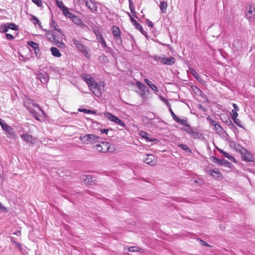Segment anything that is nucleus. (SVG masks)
<instances>
[{
  "mask_svg": "<svg viewBox=\"0 0 255 255\" xmlns=\"http://www.w3.org/2000/svg\"><path fill=\"white\" fill-rule=\"evenodd\" d=\"M149 58L153 59L157 62H160V63L166 65H172L176 61L175 58L174 57H166L164 55L161 54V55H148Z\"/></svg>",
  "mask_w": 255,
  "mask_h": 255,
  "instance_id": "nucleus-1",
  "label": "nucleus"
},
{
  "mask_svg": "<svg viewBox=\"0 0 255 255\" xmlns=\"http://www.w3.org/2000/svg\"><path fill=\"white\" fill-rule=\"evenodd\" d=\"M96 147L97 150L103 153H113L116 149L115 145L110 144L109 142L106 141H102L100 144H97Z\"/></svg>",
  "mask_w": 255,
  "mask_h": 255,
  "instance_id": "nucleus-2",
  "label": "nucleus"
},
{
  "mask_svg": "<svg viewBox=\"0 0 255 255\" xmlns=\"http://www.w3.org/2000/svg\"><path fill=\"white\" fill-rule=\"evenodd\" d=\"M100 137L93 134H86L83 136H80L79 139L81 142L85 144H93L98 141Z\"/></svg>",
  "mask_w": 255,
  "mask_h": 255,
  "instance_id": "nucleus-3",
  "label": "nucleus"
},
{
  "mask_svg": "<svg viewBox=\"0 0 255 255\" xmlns=\"http://www.w3.org/2000/svg\"><path fill=\"white\" fill-rule=\"evenodd\" d=\"M181 130L185 131L193 138L200 139L203 136L202 133L197 130V128L190 126L189 128H181Z\"/></svg>",
  "mask_w": 255,
  "mask_h": 255,
  "instance_id": "nucleus-4",
  "label": "nucleus"
},
{
  "mask_svg": "<svg viewBox=\"0 0 255 255\" xmlns=\"http://www.w3.org/2000/svg\"><path fill=\"white\" fill-rule=\"evenodd\" d=\"M238 146L242 148L239 152L242 156V160L247 162L254 161V157L252 153L240 144H238Z\"/></svg>",
  "mask_w": 255,
  "mask_h": 255,
  "instance_id": "nucleus-5",
  "label": "nucleus"
},
{
  "mask_svg": "<svg viewBox=\"0 0 255 255\" xmlns=\"http://www.w3.org/2000/svg\"><path fill=\"white\" fill-rule=\"evenodd\" d=\"M73 43L74 44L76 48L81 52L84 54L87 58L90 57V55L88 53V48L83 44L79 40L76 39H72Z\"/></svg>",
  "mask_w": 255,
  "mask_h": 255,
  "instance_id": "nucleus-6",
  "label": "nucleus"
},
{
  "mask_svg": "<svg viewBox=\"0 0 255 255\" xmlns=\"http://www.w3.org/2000/svg\"><path fill=\"white\" fill-rule=\"evenodd\" d=\"M210 159L213 162L219 165H223L228 167H231L233 166L232 163L224 158L219 159L215 156H211L210 157Z\"/></svg>",
  "mask_w": 255,
  "mask_h": 255,
  "instance_id": "nucleus-7",
  "label": "nucleus"
},
{
  "mask_svg": "<svg viewBox=\"0 0 255 255\" xmlns=\"http://www.w3.org/2000/svg\"><path fill=\"white\" fill-rule=\"evenodd\" d=\"M105 116L110 121L118 124L122 128H125L126 125L123 121L119 119L117 117L112 115L110 113L105 112Z\"/></svg>",
  "mask_w": 255,
  "mask_h": 255,
  "instance_id": "nucleus-8",
  "label": "nucleus"
},
{
  "mask_svg": "<svg viewBox=\"0 0 255 255\" xmlns=\"http://www.w3.org/2000/svg\"><path fill=\"white\" fill-rule=\"evenodd\" d=\"M36 78L38 79L43 84H47L49 80V77L47 73L41 72L39 71H37Z\"/></svg>",
  "mask_w": 255,
  "mask_h": 255,
  "instance_id": "nucleus-9",
  "label": "nucleus"
},
{
  "mask_svg": "<svg viewBox=\"0 0 255 255\" xmlns=\"http://www.w3.org/2000/svg\"><path fill=\"white\" fill-rule=\"evenodd\" d=\"M103 83H102V85L101 86L100 84H98L97 83L96 86L92 87V89H91V90L96 96L100 97L101 96L102 94L103 89L104 88Z\"/></svg>",
  "mask_w": 255,
  "mask_h": 255,
  "instance_id": "nucleus-10",
  "label": "nucleus"
},
{
  "mask_svg": "<svg viewBox=\"0 0 255 255\" xmlns=\"http://www.w3.org/2000/svg\"><path fill=\"white\" fill-rule=\"evenodd\" d=\"M131 22L133 25L135 27L136 29H138L140 32L145 36V37L148 38V35L147 32L144 30L143 27L141 24L138 23L134 18H131Z\"/></svg>",
  "mask_w": 255,
  "mask_h": 255,
  "instance_id": "nucleus-11",
  "label": "nucleus"
},
{
  "mask_svg": "<svg viewBox=\"0 0 255 255\" xmlns=\"http://www.w3.org/2000/svg\"><path fill=\"white\" fill-rule=\"evenodd\" d=\"M139 135L142 137L146 139V141H158V140L156 138L153 137L152 135L150 133H148L143 130H141L139 131Z\"/></svg>",
  "mask_w": 255,
  "mask_h": 255,
  "instance_id": "nucleus-12",
  "label": "nucleus"
},
{
  "mask_svg": "<svg viewBox=\"0 0 255 255\" xmlns=\"http://www.w3.org/2000/svg\"><path fill=\"white\" fill-rule=\"evenodd\" d=\"M86 5L93 12H95L97 10L96 2L92 0H84Z\"/></svg>",
  "mask_w": 255,
  "mask_h": 255,
  "instance_id": "nucleus-13",
  "label": "nucleus"
},
{
  "mask_svg": "<svg viewBox=\"0 0 255 255\" xmlns=\"http://www.w3.org/2000/svg\"><path fill=\"white\" fill-rule=\"evenodd\" d=\"M220 120H222L226 125L230 126L235 129L237 128L236 127L233 123L229 117L226 115H222L220 117Z\"/></svg>",
  "mask_w": 255,
  "mask_h": 255,
  "instance_id": "nucleus-14",
  "label": "nucleus"
},
{
  "mask_svg": "<svg viewBox=\"0 0 255 255\" xmlns=\"http://www.w3.org/2000/svg\"><path fill=\"white\" fill-rule=\"evenodd\" d=\"M155 156L153 155H147L146 157L143 159V161L151 166H154L156 164Z\"/></svg>",
  "mask_w": 255,
  "mask_h": 255,
  "instance_id": "nucleus-15",
  "label": "nucleus"
},
{
  "mask_svg": "<svg viewBox=\"0 0 255 255\" xmlns=\"http://www.w3.org/2000/svg\"><path fill=\"white\" fill-rule=\"evenodd\" d=\"M214 129L221 136L225 137V136H229L228 134L224 130L223 128L218 124H217L215 127Z\"/></svg>",
  "mask_w": 255,
  "mask_h": 255,
  "instance_id": "nucleus-16",
  "label": "nucleus"
},
{
  "mask_svg": "<svg viewBox=\"0 0 255 255\" xmlns=\"http://www.w3.org/2000/svg\"><path fill=\"white\" fill-rule=\"evenodd\" d=\"M2 129L9 135L8 136V137L11 138L15 136V133L13 131V128L8 125L4 126Z\"/></svg>",
  "mask_w": 255,
  "mask_h": 255,
  "instance_id": "nucleus-17",
  "label": "nucleus"
},
{
  "mask_svg": "<svg viewBox=\"0 0 255 255\" xmlns=\"http://www.w3.org/2000/svg\"><path fill=\"white\" fill-rule=\"evenodd\" d=\"M71 19L75 24L80 27H83L85 26V24L82 19L77 15L74 14Z\"/></svg>",
  "mask_w": 255,
  "mask_h": 255,
  "instance_id": "nucleus-18",
  "label": "nucleus"
},
{
  "mask_svg": "<svg viewBox=\"0 0 255 255\" xmlns=\"http://www.w3.org/2000/svg\"><path fill=\"white\" fill-rule=\"evenodd\" d=\"M21 138L27 143L33 144L35 142L33 136L31 135L26 134H22L20 135Z\"/></svg>",
  "mask_w": 255,
  "mask_h": 255,
  "instance_id": "nucleus-19",
  "label": "nucleus"
},
{
  "mask_svg": "<svg viewBox=\"0 0 255 255\" xmlns=\"http://www.w3.org/2000/svg\"><path fill=\"white\" fill-rule=\"evenodd\" d=\"M209 171L211 172L210 175L216 179H220L222 177V173L217 169H213Z\"/></svg>",
  "mask_w": 255,
  "mask_h": 255,
  "instance_id": "nucleus-20",
  "label": "nucleus"
},
{
  "mask_svg": "<svg viewBox=\"0 0 255 255\" xmlns=\"http://www.w3.org/2000/svg\"><path fill=\"white\" fill-rule=\"evenodd\" d=\"M46 36H47V38L51 41L55 42L57 39H58L57 36L55 34V33L53 32L52 31H47L46 33Z\"/></svg>",
  "mask_w": 255,
  "mask_h": 255,
  "instance_id": "nucleus-21",
  "label": "nucleus"
},
{
  "mask_svg": "<svg viewBox=\"0 0 255 255\" xmlns=\"http://www.w3.org/2000/svg\"><path fill=\"white\" fill-rule=\"evenodd\" d=\"M137 87L138 89V92L140 95L143 96L145 95V91L146 89V86L140 82H137Z\"/></svg>",
  "mask_w": 255,
  "mask_h": 255,
  "instance_id": "nucleus-22",
  "label": "nucleus"
},
{
  "mask_svg": "<svg viewBox=\"0 0 255 255\" xmlns=\"http://www.w3.org/2000/svg\"><path fill=\"white\" fill-rule=\"evenodd\" d=\"M112 34L114 37H118L121 36V32L118 26L115 25L113 26Z\"/></svg>",
  "mask_w": 255,
  "mask_h": 255,
  "instance_id": "nucleus-23",
  "label": "nucleus"
},
{
  "mask_svg": "<svg viewBox=\"0 0 255 255\" xmlns=\"http://www.w3.org/2000/svg\"><path fill=\"white\" fill-rule=\"evenodd\" d=\"M160 5L159 7L162 13H165L166 12V8L167 7V3L164 0H159Z\"/></svg>",
  "mask_w": 255,
  "mask_h": 255,
  "instance_id": "nucleus-24",
  "label": "nucleus"
},
{
  "mask_svg": "<svg viewBox=\"0 0 255 255\" xmlns=\"http://www.w3.org/2000/svg\"><path fill=\"white\" fill-rule=\"evenodd\" d=\"M247 9L248 13L247 14V16L248 17V18H251L252 15H255V8L253 5L250 4Z\"/></svg>",
  "mask_w": 255,
  "mask_h": 255,
  "instance_id": "nucleus-25",
  "label": "nucleus"
},
{
  "mask_svg": "<svg viewBox=\"0 0 255 255\" xmlns=\"http://www.w3.org/2000/svg\"><path fill=\"white\" fill-rule=\"evenodd\" d=\"M93 32L96 35L97 39L98 40V41L104 39L102 32L100 31V30L98 28L93 29Z\"/></svg>",
  "mask_w": 255,
  "mask_h": 255,
  "instance_id": "nucleus-26",
  "label": "nucleus"
},
{
  "mask_svg": "<svg viewBox=\"0 0 255 255\" xmlns=\"http://www.w3.org/2000/svg\"><path fill=\"white\" fill-rule=\"evenodd\" d=\"M51 53L53 56L56 57H60L61 56V54L59 50L55 47L51 48Z\"/></svg>",
  "mask_w": 255,
  "mask_h": 255,
  "instance_id": "nucleus-27",
  "label": "nucleus"
},
{
  "mask_svg": "<svg viewBox=\"0 0 255 255\" xmlns=\"http://www.w3.org/2000/svg\"><path fill=\"white\" fill-rule=\"evenodd\" d=\"M176 122L184 126L185 127L184 128H189L190 126V125L188 123L187 120L181 119L178 118Z\"/></svg>",
  "mask_w": 255,
  "mask_h": 255,
  "instance_id": "nucleus-28",
  "label": "nucleus"
},
{
  "mask_svg": "<svg viewBox=\"0 0 255 255\" xmlns=\"http://www.w3.org/2000/svg\"><path fill=\"white\" fill-rule=\"evenodd\" d=\"M50 25L52 27L54 28V30L58 31L60 33H62L61 29L58 28L57 23L52 19H51V22L50 23Z\"/></svg>",
  "mask_w": 255,
  "mask_h": 255,
  "instance_id": "nucleus-29",
  "label": "nucleus"
},
{
  "mask_svg": "<svg viewBox=\"0 0 255 255\" xmlns=\"http://www.w3.org/2000/svg\"><path fill=\"white\" fill-rule=\"evenodd\" d=\"M62 12L64 16L69 17L70 19H71L72 16L74 15V14L69 11L68 7L65 8V9L63 10Z\"/></svg>",
  "mask_w": 255,
  "mask_h": 255,
  "instance_id": "nucleus-30",
  "label": "nucleus"
},
{
  "mask_svg": "<svg viewBox=\"0 0 255 255\" xmlns=\"http://www.w3.org/2000/svg\"><path fill=\"white\" fill-rule=\"evenodd\" d=\"M189 70L194 77L198 81H200L201 77L199 74L193 68H190Z\"/></svg>",
  "mask_w": 255,
  "mask_h": 255,
  "instance_id": "nucleus-31",
  "label": "nucleus"
},
{
  "mask_svg": "<svg viewBox=\"0 0 255 255\" xmlns=\"http://www.w3.org/2000/svg\"><path fill=\"white\" fill-rule=\"evenodd\" d=\"M87 84L88 86L90 87L91 89H92V87L97 85V82H95V80L92 77H90V79L88 80V81H87Z\"/></svg>",
  "mask_w": 255,
  "mask_h": 255,
  "instance_id": "nucleus-32",
  "label": "nucleus"
},
{
  "mask_svg": "<svg viewBox=\"0 0 255 255\" xmlns=\"http://www.w3.org/2000/svg\"><path fill=\"white\" fill-rule=\"evenodd\" d=\"M78 111L81 112H84L85 113L93 114H96L97 113V111L96 110H91L86 109H79Z\"/></svg>",
  "mask_w": 255,
  "mask_h": 255,
  "instance_id": "nucleus-33",
  "label": "nucleus"
},
{
  "mask_svg": "<svg viewBox=\"0 0 255 255\" xmlns=\"http://www.w3.org/2000/svg\"><path fill=\"white\" fill-rule=\"evenodd\" d=\"M178 147H180L183 150L187 151L190 153H192V151L190 148L186 144H179L178 145Z\"/></svg>",
  "mask_w": 255,
  "mask_h": 255,
  "instance_id": "nucleus-34",
  "label": "nucleus"
},
{
  "mask_svg": "<svg viewBox=\"0 0 255 255\" xmlns=\"http://www.w3.org/2000/svg\"><path fill=\"white\" fill-rule=\"evenodd\" d=\"M192 88L194 92L197 95L200 96L203 94L202 91L200 89H199L197 86H193L192 87Z\"/></svg>",
  "mask_w": 255,
  "mask_h": 255,
  "instance_id": "nucleus-35",
  "label": "nucleus"
},
{
  "mask_svg": "<svg viewBox=\"0 0 255 255\" xmlns=\"http://www.w3.org/2000/svg\"><path fill=\"white\" fill-rule=\"evenodd\" d=\"M57 6L63 11L65 8H66L67 7L65 6L63 2L61 1H59L58 0H56Z\"/></svg>",
  "mask_w": 255,
  "mask_h": 255,
  "instance_id": "nucleus-36",
  "label": "nucleus"
},
{
  "mask_svg": "<svg viewBox=\"0 0 255 255\" xmlns=\"http://www.w3.org/2000/svg\"><path fill=\"white\" fill-rule=\"evenodd\" d=\"M104 49L106 53H110L113 57L115 56V53L111 47L107 46V47H104Z\"/></svg>",
  "mask_w": 255,
  "mask_h": 255,
  "instance_id": "nucleus-37",
  "label": "nucleus"
},
{
  "mask_svg": "<svg viewBox=\"0 0 255 255\" xmlns=\"http://www.w3.org/2000/svg\"><path fill=\"white\" fill-rule=\"evenodd\" d=\"M27 44L33 48L34 50H36V49L39 47V44L38 43L32 41H28Z\"/></svg>",
  "mask_w": 255,
  "mask_h": 255,
  "instance_id": "nucleus-38",
  "label": "nucleus"
},
{
  "mask_svg": "<svg viewBox=\"0 0 255 255\" xmlns=\"http://www.w3.org/2000/svg\"><path fill=\"white\" fill-rule=\"evenodd\" d=\"M31 20H33V22L34 24H36V23H37L38 24L39 27L41 28L42 26L41 25V22L40 21V20L38 19V18L37 17H36L35 16H34V15H32Z\"/></svg>",
  "mask_w": 255,
  "mask_h": 255,
  "instance_id": "nucleus-39",
  "label": "nucleus"
},
{
  "mask_svg": "<svg viewBox=\"0 0 255 255\" xmlns=\"http://www.w3.org/2000/svg\"><path fill=\"white\" fill-rule=\"evenodd\" d=\"M229 145H230V147L233 148L236 151L239 152L240 150H241V149L237 148V145H236V143L233 141H229Z\"/></svg>",
  "mask_w": 255,
  "mask_h": 255,
  "instance_id": "nucleus-40",
  "label": "nucleus"
},
{
  "mask_svg": "<svg viewBox=\"0 0 255 255\" xmlns=\"http://www.w3.org/2000/svg\"><path fill=\"white\" fill-rule=\"evenodd\" d=\"M8 30L7 25L6 24H2L0 25V31L1 32H6Z\"/></svg>",
  "mask_w": 255,
  "mask_h": 255,
  "instance_id": "nucleus-41",
  "label": "nucleus"
},
{
  "mask_svg": "<svg viewBox=\"0 0 255 255\" xmlns=\"http://www.w3.org/2000/svg\"><path fill=\"white\" fill-rule=\"evenodd\" d=\"M7 28L8 29H11L13 30H17L18 29V27L17 25L13 23H7Z\"/></svg>",
  "mask_w": 255,
  "mask_h": 255,
  "instance_id": "nucleus-42",
  "label": "nucleus"
},
{
  "mask_svg": "<svg viewBox=\"0 0 255 255\" xmlns=\"http://www.w3.org/2000/svg\"><path fill=\"white\" fill-rule=\"evenodd\" d=\"M159 99L161 101L164 102V103L167 106L168 108H170L171 107V105L167 99L164 98L162 96H159Z\"/></svg>",
  "mask_w": 255,
  "mask_h": 255,
  "instance_id": "nucleus-43",
  "label": "nucleus"
},
{
  "mask_svg": "<svg viewBox=\"0 0 255 255\" xmlns=\"http://www.w3.org/2000/svg\"><path fill=\"white\" fill-rule=\"evenodd\" d=\"M29 112H30V113L32 115V116L34 117V118L36 120L38 121L40 120L39 119L38 114L36 112V111L34 110H29Z\"/></svg>",
  "mask_w": 255,
  "mask_h": 255,
  "instance_id": "nucleus-44",
  "label": "nucleus"
},
{
  "mask_svg": "<svg viewBox=\"0 0 255 255\" xmlns=\"http://www.w3.org/2000/svg\"><path fill=\"white\" fill-rule=\"evenodd\" d=\"M115 41L117 44L121 45H122L123 42L121 38V36L118 37H114Z\"/></svg>",
  "mask_w": 255,
  "mask_h": 255,
  "instance_id": "nucleus-45",
  "label": "nucleus"
},
{
  "mask_svg": "<svg viewBox=\"0 0 255 255\" xmlns=\"http://www.w3.org/2000/svg\"><path fill=\"white\" fill-rule=\"evenodd\" d=\"M233 120L234 122L238 126H239L240 128H243V126L241 124V122L240 120L239 119H237V118H236L235 119H233Z\"/></svg>",
  "mask_w": 255,
  "mask_h": 255,
  "instance_id": "nucleus-46",
  "label": "nucleus"
},
{
  "mask_svg": "<svg viewBox=\"0 0 255 255\" xmlns=\"http://www.w3.org/2000/svg\"><path fill=\"white\" fill-rule=\"evenodd\" d=\"M197 240L198 241H199V243L202 245V246H206V247H210V246L207 244L205 241L202 240V239H197Z\"/></svg>",
  "mask_w": 255,
  "mask_h": 255,
  "instance_id": "nucleus-47",
  "label": "nucleus"
},
{
  "mask_svg": "<svg viewBox=\"0 0 255 255\" xmlns=\"http://www.w3.org/2000/svg\"><path fill=\"white\" fill-rule=\"evenodd\" d=\"M149 88L150 89H151L154 92V93H156L158 92V88H157V87L154 85L153 84L151 83L149 86Z\"/></svg>",
  "mask_w": 255,
  "mask_h": 255,
  "instance_id": "nucleus-48",
  "label": "nucleus"
},
{
  "mask_svg": "<svg viewBox=\"0 0 255 255\" xmlns=\"http://www.w3.org/2000/svg\"><path fill=\"white\" fill-rule=\"evenodd\" d=\"M86 179H84L85 181L87 180L88 183L90 184V183L92 181L93 177L92 175H86Z\"/></svg>",
  "mask_w": 255,
  "mask_h": 255,
  "instance_id": "nucleus-49",
  "label": "nucleus"
},
{
  "mask_svg": "<svg viewBox=\"0 0 255 255\" xmlns=\"http://www.w3.org/2000/svg\"><path fill=\"white\" fill-rule=\"evenodd\" d=\"M56 45L60 48H64L65 47V44L62 42H60L58 41V39H57L56 41Z\"/></svg>",
  "mask_w": 255,
  "mask_h": 255,
  "instance_id": "nucleus-50",
  "label": "nucleus"
},
{
  "mask_svg": "<svg viewBox=\"0 0 255 255\" xmlns=\"http://www.w3.org/2000/svg\"><path fill=\"white\" fill-rule=\"evenodd\" d=\"M169 108V112L171 113V116H172V118L176 121L178 117H177L176 116V115L174 113V112H173V111L172 110V109L171 108V107L170 108Z\"/></svg>",
  "mask_w": 255,
  "mask_h": 255,
  "instance_id": "nucleus-51",
  "label": "nucleus"
},
{
  "mask_svg": "<svg viewBox=\"0 0 255 255\" xmlns=\"http://www.w3.org/2000/svg\"><path fill=\"white\" fill-rule=\"evenodd\" d=\"M207 120L209 122L210 124L212 125L214 127H215L218 124V123H216L214 121H213L209 117L207 118Z\"/></svg>",
  "mask_w": 255,
  "mask_h": 255,
  "instance_id": "nucleus-52",
  "label": "nucleus"
},
{
  "mask_svg": "<svg viewBox=\"0 0 255 255\" xmlns=\"http://www.w3.org/2000/svg\"><path fill=\"white\" fill-rule=\"evenodd\" d=\"M32 2L36 4L38 7L42 6V1L41 0H32Z\"/></svg>",
  "mask_w": 255,
  "mask_h": 255,
  "instance_id": "nucleus-53",
  "label": "nucleus"
},
{
  "mask_svg": "<svg viewBox=\"0 0 255 255\" xmlns=\"http://www.w3.org/2000/svg\"><path fill=\"white\" fill-rule=\"evenodd\" d=\"M36 50H34L35 55L37 57V58H40V56H41V53L40 52V49L39 48V47H38L36 49Z\"/></svg>",
  "mask_w": 255,
  "mask_h": 255,
  "instance_id": "nucleus-54",
  "label": "nucleus"
},
{
  "mask_svg": "<svg viewBox=\"0 0 255 255\" xmlns=\"http://www.w3.org/2000/svg\"><path fill=\"white\" fill-rule=\"evenodd\" d=\"M138 249L137 247H131L128 248V251L130 252H137L138 251Z\"/></svg>",
  "mask_w": 255,
  "mask_h": 255,
  "instance_id": "nucleus-55",
  "label": "nucleus"
},
{
  "mask_svg": "<svg viewBox=\"0 0 255 255\" xmlns=\"http://www.w3.org/2000/svg\"><path fill=\"white\" fill-rule=\"evenodd\" d=\"M232 119H235V118H237V117L238 116V114L237 113V111H236L235 110H232Z\"/></svg>",
  "mask_w": 255,
  "mask_h": 255,
  "instance_id": "nucleus-56",
  "label": "nucleus"
},
{
  "mask_svg": "<svg viewBox=\"0 0 255 255\" xmlns=\"http://www.w3.org/2000/svg\"><path fill=\"white\" fill-rule=\"evenodd\" d=\"M5 36H6V38L9 40H12L14 38V36L12 35H11V34L6 33Z\"/></svg>",
  "mask_w": 255,
  "mask_h": 255,
  "instance_id": "nucleus-57",
  "label": "nucleus"
},
{
  "mask_svg": "<svg viewBox=\"0 0 255 255\" xmlns=\"http://www.w3.org/2000/svg\"><path fill=\"white\" fill-rule=\"evenodd\" d=\"M146 23L149 27H150L152 28L153 27V23H152V21L149 20L148 19H146Z\"/></svg>",
  "mask_w": 255,
  "mask_h": 255,
  "instance_id": "nucleus-58",
  "label": "nucleus"
},
{
  "mask_svg": "<svg viewBox=\"0 0 255 255\" xmlns=\"http://www.w3.org/2000/svg\"><path fill=\"white\" fill-rule=\"evenodd\" d=\"M198 107L204 112H206L207 111V109L203 107L201 104L198 105Z\"/></svg>",
  "mask_w": 255,
  "mask_h": 255,
  "instance_id": "nucleus-59",
  "label": "nucleus"
},
{
  "mask_svg": "<svg viewBox=\"0 0 255 255\" xmlns=\"http://www.w3.org/2000/svg\"><path fill=\"white\" fill-rule=\"evenodd\" d=\"M99 42L101 43V44L102 45V46H103V48H104V47H107V44H106V41H105V40L104 38V39H102L101 40L99 41Z\"/></svg>",
  "mask_w": 255,
  "mask_h": 255,
  "instance_id": "nucleus-60",
  "label": "nucleus"
},
{
  "mask_svg": "<svg viewBox=\"0 0 255 255\" xmlns=\"http://www.w3.org/2000/svg\"><path fill=\"white\" fill-rule=\"evenodd\" d=\"M129 1V7L130 10H133V8L134 7V4L132 2V0H128Z\"/></svg>",
  "mask_w": 255,
  "mask_h": 255,
  "instance_id": "nucleus-61",
  "label": "nucleus"
},
{
  "mask_svg": "<svg viewBox=\"0 0 255 255\" xmlns=\"http://www.w3.org/2000/svg\"><path fill=\"white\" fill-rule=\"evenodd\" d=\"M227 158L235 163L237 162L236 159L234 157L230 155V154L228 155V156Z\"/></svg>",
  "mask_w": 255,
  "mask_h": 255,
  "instance_id": "nucleus-62",
  "label": "nucleus"
},
{
  "mask_svg": "<svg viewBox=\"0 0 255 255\" xmlns=\"http://www.w3.org/2000/svg\"><path fill=\"white\" fill-rule=\"evenodd\" d=\"M227 158L235 163L237 162L236 159L234 157L230 155V154L228 155V156Z\"/></svg>",
  "mask_w": 255,
  "mask_h": 255,
  "instance_id": "nucleus-63",
  "label": "nucleus"
},
{
  "mask_svg": "<svg viewBox=\"0 0 255 255\" xmlns=\"http://www.w3.org/2000/svg\"><path fill=\"white\" fill-rule=\"evenodd\" d=\"M0 125L2 128H3L4 127V126H6L7 124L5 123V122L3 120L0 119Z\"/></svg>",
  "mask_w": 255,
  "mask_h": 255,
  "instance_id": "nucleus-64",
  "label": "nucleus"
}]
</instances>
